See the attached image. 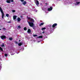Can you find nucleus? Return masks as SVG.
<instances>
[{
	"label": "nucleus",
	"instance_id": "obj_1",
	"mask_svg": "<svg viewBox=\"0 0 80 80\" xmlns=\"http://www.w3.org/2000/svg\"><path fill=\"white\" fill-rule=\"evenodd\" d=\"M0 11L2 13V18H3L4 17V13H3V10H2V8L1 7H0Z\"/></svg>",
	"mask_w": 80,
	"mask_h": 80
},
{
	"label": "nucleus",
	"instance_id": "obj_2",
	"mask_svg": "<svg viewBox=\"0 0 80 80\" xmlns=\"http://www.w3.org/2000/svg\"><path fill=\"white\" fill-rule=\"evenodd\" d=\"M27 22L29 24V26H30V27H33V26L34 25L33 22H30L29 21H27Z\"/></svg>",
	"mask_w": 80,
	"mask_h": 80
},
{
	"label": "nucleus",
	"instance_id": "obj_3",
	"mask_svg": "<svg viewBox=\"0 0 80 80\" xmlns=\"http://www.w3.org/2000/svg\"><path fill=\"white\" fill-rule=\"evenodd\" d=\"M27 18L28 19V20H30V22H32L33 23L35 22V21L33 19H32V18H30V17H28L27 16Z\"/></svg>",
	"mask_w": 80,
	"mask_h": 80
},
{
	"label": "nucleus",
	"instance_id": "obj_4",
	"mask_svg": "<svg viewBox=\"0 0 80 80\" xmlns=\"http://www.w3.org/2000/svg\"><path fill=\"white\" fill-rule=\"evenodd\" d=\"M10 1L11 2H13V0H7L6 1V2L8 3H10Z\"/></svg>",
	"mask_w": 80,
	"mask_h": 80
},
{
	"label": "nucleus",
	"instance_id": "obj_5",
	"mask_svg": "<svg viewBox=\"0 0 80 80\" xmlns=\"http://www.w3.org/2000/svg\"><path fill=\"white\" fill-rule=\"evenodd\" d=\"M1 39H2V40H4V39L6 38V36L4 35L1 36Z\"/></svg>",
	"mask_w": 80,
	"mask_h": 80
},
{
	"label": "nucleus",
	"instance_id": "obj_6",
	"mask_svg": "<svg viewBox=\"0 0 80 80\" xmlns=\"http://www.w3.org/2000/svg\"><path fill=\"white\" fill-rule=\"evenodd\" d=\"M57 26V24L56 23H55L53 25H52V28H55V27H56V26Z\"/></svg>",
	"mask_w": 80,
	"mask_h": 80
},
{
	"label": "nucleus",
	"instance_id": "obj_7",
	"mask_svg": "<svg viewBox=\"0 0 80 80\" xmlns=\"http://www.w3.org/2000/svg\"><path fill=\"white\" fill-rule=\"evenodd\" d=\"M52 10V7H50V8H48V12L51 11V10Z\"/></svg>",
	"mask_w": 80,
	"mask_h": 80
},
{
	"label": "nucleus",
	"instance_id": "obj_8",
	"mask_svg": "<svg viewBox=\"0 0 80 80\" xmlns=\"http://www.w3.org/2000/svg\"><path fill=\"white\" fill-rule=\"evenodd\" d=\"M36 3L37 5H39V2H38V1L37 0L36 1Z\"/></svg>",
	"mask_w": 80,
	"mask_h": 80
},
{
	"label": "nucleus",
	"instance_id": "obj_9",
	"mask_svg": "<svg viewBox=\"0 0 80 80\" xmlns=\"http://www.w3.org/2000/svg\"><path fill=\"white\" fill-rule=\"evenodd\" d=\"M28 33H31V30L30 29H28Z\"/></svg>",
	"mask_w": 80,
	"mask_h": 80
},
{
	"label": "nucleus",
	"instance_id": "obj_10",
	"mask_svg": "<svg viewBox=\"0 0 80 80\" xmlns=\"http://www.w3.org/2000/svg\"><path fill=\"white\" fill-rule=\"evenodd\" d=\"M22 45H23V42H22L18 44V45H19V46H21Z\"/></svg>",
	"mask_w": 80,
	"mask_h": 80
},
{
	"label": "nucleus",
	"instance_id": "obj_11",
	"mask_svg": "<svg viewBox=\"0 0 80 80\" xmlns=\"http://www.w3.org/2000/svg\"><path fill=\"white\" fill-rule=\"evenodd\" d=\"M26 3H27V2L26 1H24L22 2V4L24 5H26Z\"/></svg>",
	"mask_w": 80,
	"mask_h": 80
},
{
	"label": "nucleus",
	"instance_id": "obj_12",
	"mask_svg": "<svg viewBox=\"0 0 80 80\" xmlns=\"http://www.w3.org/2000/svg\"><path fill=\"white\" fill-rule=\"evenodd\" d=\"M17 16H13V19L14 20H15L17 18Z\"/></svg>",
	"mask_w": 80,
	"mask_h": 80
},
{
	"label": "nucleus",
	"instance_id": "obj_13",
	"mask_svg": "<svg viewBox=\"0 0 80 80\" xmlns=\"http://www.w3.org/2000/svg\"><path fill=\"white\" fill-rule=\"evenodd\" d=\"M17 20L18 22H20V21L21 20V19L20 18H18Z\"/></svg>",
	"mask_w": 80,
	"mask_h": 80
},
{
	"label": "nucleus",
	"instance_id": "obj_14",
	"mask_svg": "<svg viewBox=\"0 0 80 80\" xmlns=\"http://www.w3.org/2000/svg\"><path fill=\"white\" fill-rule=\"evenodd\" d=\"M44 24V23L43 22L39 24V26L40 27H41V25H43Z\"/></svg>",
	"mask_w": 80,
	"mask_h": 80
},
{
	"label": "nucleus",
	"instance_id": "obj_15",
	"mask_svg": "<svg viewBox=\"0 0 80 80\" xmlns=\"http://www.w3.org/2000/svg\"><path fill=\"white\" fill-rule=\"evenodd\" d=\"M1 47H5V45L4 43H2V45H1Z\"/></svg>",
	"mask_w": 80,
	"mask_h": 80
},
{
	"label": "nucleus",
	"instance_id": "obj_16",
	"mask_svg": "<svg viewBox=\"0 0 80 80\" xmlns=\"http://www.w3.org/2000/svg\"><path fill=\"white\" fill-rule=\"evenodd\" d=\"M38 38H43V36H40L38 37Z\"/></svg>",
	"mask_w": 80,
	"mask_h": 80
},
{
	"label": "nucleus",
	"instance_id": "obj_17",
	"mask_svg": "<svg viewBox=\"0 0 80 80\" xmlns=\"http://www.w3.org/2000/svg\"><path fill=\"white\" fill-rule=\"evenodd\" d=\"M0 50L2 51V52H3V48L0 47Z\"/></svg>",
	"mask_w": 80,
	"mask_h": 80
},
{
	"label": "nucleus",
	"instance_id": "obj_18",
	"mask_svg": "<svg viewBox=\"0 0 80 80\" xmlns=\"http://www.w3.org/2000/svg\"><path fill=\"white\" fill-rule=\"evenodd\" d=\"M32 27L33 28V29H34V30H35V26H34V25L33 26V27Z\"/></svg>",
	"mask_w": 80,
	"mask_h": 80
},
{
	"label": "nucleus",
	"instance_id": "obj_19",
	"mask_svg": "<svg viewBox=\"0 0 80 80\" xmlns=\"http://www.w3.org/2000/svg\"><path fill=\"white\" fill-rule=\"evenodd\" d=\"M45 29H46V28H42V30H45Z\"/></svg>",
	"mask_w": 80,
	"mask_h": 80
},
{
	"label": "nucleus",
	"instance_id": "obj_20",
	"mask_svg": "<svg viewBox=\"0 0 80 80\" xmlns=\"http://www.w3.org/2000/svg\"><path fill=\"white\" fill-rule=\"evenodd\" d=\"M6 17H8V16H9V14H6Z\"/></svg>",
	"mask_w": 80,
	"mask_h": 80
},
{
	"label": "nucleus",
	"instance_id": "obj_21",
	"mask_svg": "<svg viewBox=\"0 0 80 80\" xmlns=\"http://www.w3.org/2000/svg\"><path fill=\"white\" fill-rule=\"evenodd\" d=\"M24 30H25V31H26V30H27V28L26 27L24 28Z\"/></svg>",
	"mask_w": 80,
	"mask_h": 80
},
{
	"label": "nucleus",
	"instance_id": "obj_22",
	"mask_svg": "<svg viewBox=\"0 0 80 80\" xmlns=\"http://www.w3.org/2000/svg\"><path fill=\"white\" fill-rule=\"evenodd\" d=\"M52 25H49V27L51 28H52Z\"/></svg>",
	"mask_w": 80,
	"mask_h": 80
},
{
	"label": "nucleus",
	"instance_id": "obj_23",
	"mask_svg": "<svg viewBox=\"0 0 80 80\" xmlns=\"http://www.w3.org/2000/svg\"><path fill=\"white\" fill-rule=\"evenodd\" d=\"M38 36V35H37L36 34H34L33 35V37H37Z\"/></svg>",
	"mask_w": 80,
	"mask_h": 80
},
{
	"label": "nucleus",
	"instance_id": "obj_24",
	"mask_svg": "<svg viewBox=\"0 0 80 80\" xmlns=\"http://www.w3.org/2000/svg\"><path fill=\"white\" fill-rule=\"evenodd\" d=\"M80 3V2H76V3H77V5H78V4H79Z\"/></svg>",
	"mask_w": 80,
	"mask_h": 80
},
{
	"label": "nucleus",
	"instance_id": "obj_25",
	"mask_svg": "<svg viewBox=\"0 0 80 80\" xmlns=\"http://www.w3.org/2000/svg\"><path fill=\"white\" fill-rule=\"evenodd\" d=\"M9 40H12V38H9Z\"/></svg>",
	"mask_w": 80,
	"mask_h": 80
},
{
	"label": "nucleus",
	"instance_id": "obj_26",
	"mask_svg": "<svg viewBox=\"0 0 80 80\" xmlns=\"http://www.w3.org/2000/svg\"><path fill=\"white\" fill-rule=\"evenodd\" d=\"M4 55H5V57H7V56H8V55L6 53H5L4 54Z\"/></svg>",
	"mask_w": 80,
	"mask_h": 80
},
{
	"label": "nucleus",
	"instance_id": "obj_27",
	"mask_svg": "<svg viewBox=\"0 0 80 80\" xmlns=\"http://www.w3.org/2000/svg\"><path fill=\"white\" fill-rule=\"evenodd\" d=\"M12 12L13 13H14V12H15V10H12Z\"/></svg>",
	"mask_w": 80,
	"mask_h": 80
},
{
	"label": "nucleus",
	"instance_id": "obj_28",
	"mask_svg": "<svg viewBox=\"0 0 80 80\" xmlns=\"http://www.w3.org/2000/svg\"><path fill=\"white\" fill-rule=\"evenodd\" d=\"M18 28H21V27H20V26L19 25V26H18Z\"/></svg>",
	"mask_w": 80,
	"mask_h": 80
},
{
	"label": "nucleus",
	"instance_id": "obj_29",
	"mask_svg": "<svg viewBox=\"0 0 80 80\" xmlns=\"http://www.w3.org/2000/svg\"><path fill=\"white\" fill-rule=\"evenodd\" d=\"M21 2H23V1H24V0H21Z\"/></svg>",
	"mask_w": 80,
	"mask_h": 80
},
{
	"label": "nucleus",
	"instance_id": "obj_30",
	"mask_svg": "<svg viewBox=\"0 0 80 80\" xmlns=\"http://www.w3.org/2000/svg\"><path fill=\"white\" fill-rule=\"evenodd\" d=\"M3 29L5 30H6V28H3Z\"/></svg>",
	"mask_w": 80,
	"mask_h": 80
},
{
	"label": "nucleus",
	"instance_id": "obj_31",
	"mask_svg": "<svg viewBox=\"0 0 80 80\" xmlns=\"http://www.w3.org/2000/svg\"><path fill=\"white\" fill-rule=\"evenodd\" d=\"M8 23H11V21L8 22Z\"/></svg>",
	"mask_w": 80,
	"mask_h": 80
},
{
	"label": "nucleus",
	"instance_id": "obj_32",
	"mask_svg": "<svg viewBox=\"0 0 80 80\" xmlns=\"http://www.w3.org/2000/svg\"><path fill=\"white\" fill-rule=\"evenodd\" d=\"M42 33H43H43H45V32H43Z\"/></svg>",
	"mask_w": 80,
	"mask_h": 80
},
{
	"label": "nucleus",
	"instance_id": "obj_33",
	"mask_svg": "<svg viewBox=\"0 0 80 80\" xmlns=\"http://www.w3.org/2000/svg\"><path fill=\"white\" fill-rule=\"evenodd\" d=\"M45 4V5H47V3H46Z\"/></svg>",
	"mask_w": 80,
	"mask_h": 80
},
{
	"label": "nucleus",
	"instance_id": "obj_34",
	"mask_svg": "<svg viewBox=\"0 0 80 80\" xmlns=\"http://www.w3.org/2000/svg\"><path fill=\"white\" fill-rule=\"evenodd\" d=\"M0 30H2V29H0Z\"/></svg>",
	"mask_w": 80,
	"mask_h": 80
},
{
	"label": "nucleus",
	"instance_id": "obj_35",
	"mask_svg": "<svg viewBox=\"0 0 80 80\" xmlns=\"http://www.w3.org/2000/svg\"><path fill=\"white\" fill-rule=\"evenodd\" d=\"M21 40H19V42H20Z\"/></svg>",
	"mask_w": 80,
	"mask_h": 80
},
{
	"label": "nucleus",
	"instance_id": "obj_36",
	"mask_svg": "<svg viewBox=\"0 0 80 80\" xmlns=\"http://www.w3.org/2000/svg\"><path fill=\"white\" fill-rule=\"evenodd\" d=\"M16 43H18L17 42H16Z\"/></svg>",
	"mask_w": 80,
	"mask_h": 80
},
{
	"label": "nucleus",
	"instance_id": "obj_37",
	"mask_svg": "<svg viewBox=\"0 0 80 80\" xmlns=\"http://www.w3.org/2000/svg\"><path fill=\"white\" fill-rule=\"evenodd\" d=\"M0 67H1V66H0Z\"/></svg>",
	"mask_w": 80,
	"mask_h": 80
}]
</instances>
